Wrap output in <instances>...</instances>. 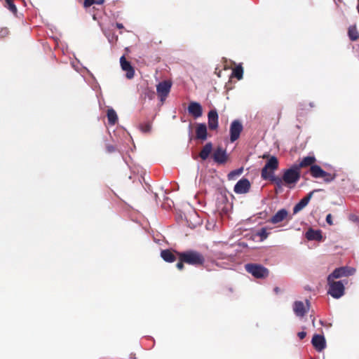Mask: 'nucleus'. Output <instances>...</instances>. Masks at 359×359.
Masks as SVG:
<instances>
[{
    "label": "nucleus",
    "instance_id": "obj_1",
    "mask_svg": "<svg viewBox=\"0 0 359 359\" xmlns=\"http://www.w3.org/2000/svg\"><path fill=\"white\" fill-rule=\"evenodd\" d=\"M278 168V161L276 156H271L262 169L261 177L263 180H269L278 185L281 184V178L273 175V171Z\"/></svg>",
    "mask_w": 359,
    "mask_h": 359
},
{
    "label": "nucleus",
    "instance_id": "obj_2",
    "mask_svg": "<svg viewBox=\"0 0 359 359\" xmlns=\"http://www.w3.org/2000/svg\"><path fill=\"white\" fill-rule=\"evenodd\" d=\"M177 255L181 261H184V263L195 266H203L205 260L204 256L196 250L177 252Z\"/></svg>",
    "mask_w": 359,
    "mask_h": 359
},
{
    "label": "nucleus",
    "instance_id": "obj_3",
    "mask_svg": "<svg viewBox=\"0 0 359 359\" xmlns=\"http://www.w3.org/2000/svg\"><path fill=\"white\" fill-rule=\"evenodd\" d=\"M300 170L294 165L290 168L285 170L282 180L289 188H292L300 179Z\"/></svg>",
    "mask_w": 359,
    "mask_h": 359
},
{
    "label": "nucleus",
    "instance_id": "obj_4",
    "mask_svg": "<svg viewBox=\"0 0 359 359\" xmlns=\"http://www.w3.org/2000/svg\"><path fill=\"white\" fill-rule=\"evenodd\" d=\"M309 172L313 177L322 178L326 183H329L336 178V174L327 172L318 165H311L309 169Z\"/></svg>",
    "mask_w": 359,
    "mask_h": 359
},
{
    "label": "nucleus",
    "instance_id": "obj_5",
    "mask_svg": "<svg viewBox=\"0 0 359 359\" xmlns=\"http://www.w3.org/2000/svg\"><path fill=\"white\" fill-rule=\"evenodd\" d=\"M247 272L256 278H264L269 276L268 269L258 264H247L245 265Z\"/></svg>",
    "mask_w": 359,
    "mask_h": 359
},
{
    "label": "nucleus",
    "instance_id": "obj_6",
    "mask_svg": "<svg viewBox=\"0 0 359 359\" xmlns=\"http://www.w3.org/2000/svg\"><path fill=\"white\" fill-rule=\"evenodd\" d=\"M330 285L328 294L335 299L340 298L344 294V285L343 283L339 281L331 280L328 282Z\"/></svg>",
    "mask_w": 359,
    "mask_h": 359
},
{
    "label": "nucleus",
    "instance_id": "obj_7",
    "mask_svg": "<svg viewBox=\"0 0 359 359\" xmlns=\"http://www.w3.org/2000/svg\"><path fill=\"white\" fill-rule=\"evenodd\" d=\"M171 86L172 83L170 81H163L156 86L157 95L162 103H163L168 97L170 91Z\"/></svg>",
    "mask_w": 359,
    "mask_h": 359
},
{
    "label": "nucleus",
    "instance_id": "obj_8",
    "mask_svg": "<svg viewBox=\"0 0 359 359\" xmlns=\"http://www.w3.org/2000/svg\"><path fill=\"white\" fill-rule=\"evenodd\" d=\"M243 129V127L240 121L234 120L232 121L229 129L230 140L231 142H235L239 138Z\"/></svg>",
    "mask_w": 359,
    "mask_h": 359
},
{
    "label": "nucleus",
    "instance_id": "obj_9",
    "mask_svg": "<svg viewBox=\"0 0 359 359\" xmlns=\"http://www.w3.org/2000/svg\"><path fill=\"white\" fill-rule=\"evenodd\" d=\"M306 306H304V304L301 301H296L293 305V311L296 316L299 317H304L305 314L308 312L310 307V302L309 300L306 301Z\"/></svg>",
    "mask_w": 359,
    "mask_h": 359
},
{
    "label": "nucleus",
    "instance_id": "obj_10",
    "mask_svg": "<svg viewBox=\"0 0 359 359\" xmlns=\"http://www.w3.org/2000/svg\"><path fill=\"white\" fill-rule=\"evenodd\" d=\"M250 181L246 178H242L236 184L233 191L238 194H246L250 191Z\"/></svg>",
    "mask_w": 359,
    "mask_h": 359
},
{
    "label": "nucleus",
    "instance_id": "obj_11",
    "mask_svg": "<svg viewBox=\"0 0 359 359\" xmlns=\"http://www.w3.org/2000/svg\"><path fill=\"white\" fill-rule=\"evenodd\" d=\"M187 109L189 114L195 118L201 117L203 114L202 106L197 102H191Z\"/></svg>",
    "mask_w": 359,
    "mask_h": 359
},
{
    "label": "nucleus",
    "instance_id": "obj_12",
    "mask_svg": "<svg viewBox=\"0 0 359 359\" xmlns=\"http://www.w3.org/2000/svg\"><path fill=\"white\" fill-rule=\"evenodd\" d=\"M226 150L221 147H218L212 154V158L218 164H223L227 161Z\"/></svg>",
    "mask_w": 359,
    "mask_h": 359
},
{
    "label": "nucleus",
    "instance_id": "obj_13",
    "mask_svg": "<svg viewBox=\"0 0 359 359\" xmlns=\"http://www.w3.org/2000/svg\"><path fill=\"white\" fill-rule=\"evenodd\" d=\"M311 343L315 349L318 352H321L326 347L325 339L323 335L314 334Z\"/></svg>",
    "mask_w": 359,
    "mask_h": 359
},
{
    "label": "nucleus",
    "instance_id": "obj_14",
    "mask_svg": "<svg viewBox=\"0 0 359 359\" xmlns=\"http://www.w3.org/2000/svg\"><path fill=\"white\" fill-rule=\"evenodd\" d=\"M120 63L123 71L126 72V77L131 79L134 77L135 70L130 62L127 61L125 56L120 58Z\"/></svg>",
    "mask_w": 359,
    "mask_h": 359
},
{
    "label": "nucleus",
    "instance_id": "obj_15",
    "mask_svg": "<svg viewBox=\"0 0 359 359\" xmlns=\"http://www.w3.org/2000/svg\"><path fill=\"white\" fill-rule=\"evenodd\" d=\"M318 190H313L309 193L307 196L304 197L302 199L300 200V201L297 203L294 207L293 208V213L297 214L299 211H301L303 208H304L308 203H309L310 200L311 199L313 194L315 191H317Z\"/></svg>",
    "mask_w": 359,
    "mask_h": 359
},
{
    "label": "nucleus",
    "instance_id": "obj_16",
    "mask_svg": "<svg viewBox=\"0 0 359 359\" xmlns=\"http://www.w3.org/2000/svg\"><path fill=\"white\" fill-rule=\"evenodd\" d=\"M350 270L347 267H340L334 270V271L328 276L327 282L334 280L335 278H339L343 276L350 275Z\"/></svg>",
    "mask_w": 359,
    "mask_h": 359
},
{
    "label": "nucleus",
    "instance_id": "obj_17",
    "mask_svg": "<svg viewBox=\"0 0 359 359\" xmlns=\"http://www.w3.org/2000/svg\"><path fill=\"white\" fill-rule=\"evenodd\" d=\"M208 123L210 130H214L218 128V114L215 109H212L208 112Z\"/></svg>",
    "mask_w": 359,
    "mask_h": 359
},
{
    "label": "nucleus",
    "instance_id": "obj_18",
    "mask_svg": "<svg viewBox=\"0 0 359 359\" xmlns=\"http://www.w3.org/2000/svg\"><path fill=\"white\" fill-rule=\"evenodd\" d=\"M288 217V211L284 208L279 210L268 222L276 224Z\"/></svg>",
    "mask_w": 359,
    "mask_h": 359
},
{
    "label": "nucleus",
    "instance_id": "obj_19",
    "mask_svg": "<svg viewBox=\"0 0 359 359\" xmlns=\"http://www.w3.org/2000/svg\"><path fill=\"white\" fill-rule=\"evenodd\" d=\"M207 126L205 123H198L196 128V138L197 140H205L207 139Z\"/></svg>",
    "mask_w": 359,
    "mask_h": 359
},
{
    "label": "nucleus",
    "instance_id": "obj_20",
    "mask_svg": "<svg viewBox=\"0 0 359 359\" xmlns=\"http://www.w3.org/2000/svg\"><path fill=\"white\" fill-rule=\"evenodd\" d=\"M305 236L309 241H320L323 238L320 230H314L311 228L306 232Z\"/></svg>",
    "mask_w": 359,
    "mask_h": 359
},
{
    "label": "nucleus",
    "instance_id": "obj_21",
    "mask_svg": "<svg viewBox=\"0 0 359 359\" xmlns=\"http://www.w3.org/2000/svg\"><path fill=\"white\" fill-rule=\"evenodd\" d=\"M177 252H176V251L173 252L170 250H163L161 252V257L166 262L172 263V262H174L177 259V257L175 255V253L177 254Z\"/></svg>",
    "mask_w": 359,
    "mask_h": 359
},
{
    "label": "nucleus",
    "instance_id": "obj_22",
    "mask_svg": "<svg viewBox=\"0 0 359 359\" xmlns=\"http://www.w3.org/2000/svg\"><path fill=\"white\" fill-rule=\"evenodd\" d=\"M316 161V159L314 156H306L303 158V159L300 161V163L298 165H295L299 170H300L302 168H306L308 166L314 165Z\"/></svg>",
    "mask_w": 359,
    "mask_h": 359
},
{
    "label": "nucleus",
    "instance_id": "obj_23",
    "mask_svg": "<svg viewBox=\"0 0 359 359\" xmlns=\"http://www.w3.org/2000/svg\"><path fill=\"white\" fill-rule=\"evenodd\" d=\"M212 150V144L211 142H208L201 149L199 153V156L202 160H206L210 154Z\"/></svg>",
    "mask_w": 359,
    "mask_h": 359
},
{
    "label": "nucleus",
    "instance_id": "obj_24",
    "mask_svg": "<svg viewBox=\"0 0 359 359\" xmlns=\"http://www.w3.org/2000/svg\"><path fill=\"white\" fill-rule=\"evenodd\" d=\"M109 124L114 125L118 121L116 112L113 109H109L107 113Z\"/></svg>",
    "mask_w": 359,
    "mask_h": 359
},
{
    "label": "nucleus",
    "instance_id": "obj_25",
    "mask_svg": "<svg viewBox=\"0 0 359 359\" xmlns=\"http://www.w3.org/2000/svg\"><path fill=\"white\" fill-rule=\"evenodd\" d=\"M348 34L351 41H356L359 39V32L355 25L350 26L348 30Z\"/></svg>",
    "mask_w": 359,
    "mask_h": 359
},
{
    "label": "nucleus",
    "instance_id": "obj_26",
    "mask_svg": "<svg viewBox=\"0 0 359 359\" xmlns=\"http://www.w3.org/2000/svg\"><path fill=\"white\" fill-rule=\"evenodd\" d=\"M243 67L239 65L236 66L232 72L231 76L236 77L238 80H241L243 78Z\"/></svg>",
    "mask_w": 359,
    "mask_h": 359
},
{
    "label": "nucleus",
    "instance_id": "obj_27",
    "mask_svg": "<svg viewBox=\"0 0 359 359\" xmlns=\"http://www.w3.org/2000/svg\"><path fill=\"white\" fill-rule=\"evenodd\" d=\"M140 129L144 133H149L151 130L152 124L150 121L144 122L140 124Z\"/></svg>",
    "mask_w": 359,
    "mask_h": 359
},
{
    "label": "nucleus",
    "instance_id": "obj_28",
    "mask_svg": "<svg viewBox=\"0 0 359 359\" xmlns=\"http://www.w3.org/2000/svg\"><path fill=\"white\" fill-rule=\"evenodd\" d=\"M269 233L267 232V229L266 227H263V228L260 229L256 233V236H257L260 238L261 241H263L265 239H266L267 237L269 236Z\"/></svg>",
    "mask_w": 359,
    "mask_h": 359
},
{
    "label": "nucleus",
    "instance_id": "obj_29",
    "mask_svg": "<svg viewBox=\"0 0 359 359\" xmlns=\"http://www.w3.org/2000/svg\"><path fill=\"white\" fill-rule=\"evenodd\" d=\"M144 99L153 100L155 97V92L148 88H145L142 95Z\"/></svg>",
    "mask_w": 359,
    "mask_h": 359
},
{
    "label": "nucleus",
    "instance_id": "obj_30",
    "mask_svg": "<svg viewBox=\"0 0 359 359\" xmlns=\"http://www.w3.org/2000/svg\"><path fill=\"white\" fill-rule=\"evenodd\" d=\"M104 2V0H84L83 6L88 8L93 4L101 5Z\"/></svg>",
    "mask_w": 359,
    "mask_h": 359
},
{
    "label": "nucleus",
    "instance_id": "obj_31",
    "mask_svg": "<svg viewBox=\"0 0 359 359\" xmlns=\"http://www.w3.org/2000/svg\"><path fill=\"white\" fill-rule=\"evenodd\" d=\"M7 4V8L13 13L17 12V8L13 3V0H5Z\"/></svg>",
    "mask_w": 359,
    "mask_h": 359
},
{
    "label": "nucleus",
    "instance_id": "obj_32",
    "mask_svg": "<svg viewBox=\"0 0 359 359\" xmlns=\"http://www.w3.org/2000/svg\"><path fill=\"white\" fill-rule=\"evenodd\" d=\"M242 172H243V168H239V169L233 170L229 173L228 177L229 180H231L233 178L234 176L240 175H241Z\"/></svg>",
    "mask_w": 359,
    "mask_h": 359
},
{
    "label": "nucleus",
    "instance_id": "obj_33",
    "mask_svg": "<svg viewBox=\"0 0 359 359\" xmlns=\"http://www.w3.org/2000/svg\"><path fill=\"white\" fill-rule=\"evenodd\" d=\"M8 29L7 28H1L0 30V36L5 37L8 34Z\"/></svg>",
    "mask_w": 359,
    "mask_h": 359
},
{
    "label": "nucleus",
    "instance_id": "obj_34",
    "mask_svg": "<svg viewBox=\"0 0 359 359\" xmlns=\"http://www.w3.org/2000/svg\"><path fill=\"white\" fill-rule=\"evenodd\" d=\"M106 149H107V152H109V153L114 152L116 150L115 147L111 144L107 145Z\"/></svg>",
    "mask_w": 359,
    "mask_h": 359
},
{
    "label": "nucleus",
    "instance_id": "obj_35",
    "mask_svg": "<svg viewBox=\"0 0 359 359\" xmlns=\"http://www.w3.org/2000/svg\"><path fill=\"white\" fill-rule=\"evenodd\" d=\"M184 261H181V259L179 258V262L176 264L177 268L179 270H182L184 269Z\"/></svg>",
    "mask_w": 359,
    "mask_h": 359
},
{
    "label": "nucleus",
    "instance_id": "obj_36",
    "mask_svg": "<svg viewBox=\"0 0 359 359\" xmlns=\"http://www.w3.org/2000/svg\"><path fill=\"white\" fill-rule=\"evenodd\" d=\"M326 222L330 225H333L332 217L331 214H328L326 217Z\"/></svg>",
    "mask_w": 359,
    "mask_h": 359
},
{
    "label": "nucleus",
    "instance_id": "obj_37",
    "mask_svg": "<svg viewBox=\"0 0 359 359\" xmlns=\"http://www.w3.org/2000/svg\"><path fill=\"white\" fill-rule=\"evenodd\" d=\"M297 336L299 337V338L300 339H304V338L306 337V332H304V331H302V332H298Z\"/></svg>",
    "mask_w": 359,
    "mask_h": 359
},
{
    "label": "nucleus",
    "instance_id": "obj_38",
    "mask_svg": "<svg viewBox=\"0 0 359 359\" xmlns=\"http://www.w3.org/2000/svg\"><path fill=\"white\" fill-rule=\"evenodd\" d=\"M284 182L281 180V184L280 187H278V185L276 184V191L278 192V191H280L282 190V187H283V184Z\"/></svg>",
    "mask_w": 359,
    "mask_h": 359
},
{
    "label": "nucleus",
    "instance_id": "obj_39",
    "mask_svg": "<svg viewBox=\"0 0 359 359\" xmlns=\"http://www.w3.org/2000/svg\"><path fill=\"white\" fill-rule=\"evenodd\" d=\"M116 27L118 29H122L123 28V25L121 23H116Z\"/></svg>",
    "mask_w": 359,
    "mask_h": 359
},
{
    "label": "nucleus",
    "instance_id": "obj_40",
    "mask_svg": "<svg viewBox=\"0 0 359 359\" xmlns=\"http://www.w3.org/2000/svg\"><path fill=\"white\" fill-rule=\"evenodd\" d=\"M274 290H275V292H276V293H278V291H279V288H278V287H276V288L274 289Z\"/></svg>",
    "mask_w": 359,
    "mask_h": 359
},
{
    "label": "nucleus",
    "instance_id": "obj_41",
    "mask_svg": "<svg viewBox=\"0 0 359 359\" xmlns=\"http://www.w3.org/2000/svg\"><path fill=\"white\" fill-rule=\"evenodd\" d=\"M357 10H358V12L359 13V0H358V4L357 6Z\"/></svg>",
    "mask_w": 359,
    "mask_h": 359
},
{
    "label": "nucleus",
    "instance_id": "obj_42",
    "mask_svg": "<svg viewBox=\"0 0 359 359\" xmlns=\"http://www.w3.org/2000/svg\"><path fill=\"white\" fill-rule=\"evenodd\" d=\"M314 322H315V318H313V320H312V323H313V325H314Z\"/></svg>",
    "mask_w": 359,
    "mask_h": 359
},
{
    "label": "nucleus",
    "instance_id": "obj_43",
    "mask_svg": "<svg viewBox=\"0 0 359 359\" xmlns=\"http://www.w3.org/2000/svg\"><path fill=\"white\" fill-rule=\"evenodd\" d=\"M220 73H221V72H219V74H218V76L219 77L220 76Z\"/></svg>",
    "mask_w": 359,
    "mask_h": 359
}]
</instances>
